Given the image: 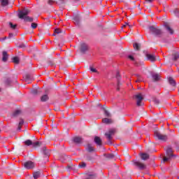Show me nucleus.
I'll return each instance as SVG.
<instances>
[{
	"label": "nucleus",
	"mask_w": 179,
	"mask_h": 179,
	"mask_svg": "<svg viewBox=\"0 0 179 179\" xmlns=\"http://www.w3.org/2000/svg\"><path fill=\"white\" fill-rule=\"evenodd\" d=\"M30 13V10L28 8H24L18 12L17 16L19 19L24 20V22H33L34 19L31 17L29 16Z\"/></svg>",
	"instance_id": "1"
},
{
	"label": "nucleus",
	"mask_w": 179,
	"mask_h": 179,
	"mask_svg": "<svg viewBox=\"0 0 179 179\" xmlns=\"http://www.w3.org/2000/svg\"><path fill=\"white\" fill-rule=\"evenodd\" d=\"M149 30L151 34L156 36V37H162L163 35V31H162L159 27H155V26L149 27Z\"/></svg>",
	"instance_id": "2"
},
{
	"label": "nucleus",
	"mask_w": 179,
	"mask_h": 179,
	"mask_svg": "<svg viewBox=\"0 0 179 179\" xmlns=\"http://www.w3.org/2000/svg\"><path fill=\"white\" fill-rule=\"evenodd\" d=\"M26 170H33L36 167V164L31 161H27L22 164Z\"/></svg>",
	"instance_id": "3"
},
{
	"label": "nucleus",
	"mask_w": 179,
	"mask_h": 179,
	"mask_svg": "<svg viewBox=\"0 0 179 179\" xmlns=\"http://www.w3.org/2000/svg\"><path fill=\"white\" fill-rule=\"evenodd\" d=\"M134 97L137 100L136 106H138V107L143 106V103H142V101L143 100V95H142V94H137L134 95Z\"/></svg>",
	"instance_id": "4"
},
{
	"label": "nucleus",
	"mask_w": 179,
	"mask_h": 179,
	"mask_svg": "<svg viewBox=\"0 0 179 179\" xmlns=\"http://www.w3.org/2000/svg\"><path fill=\"white\" fill-rule=\"evenodd\" d=\"M133 163L139 170H145V169H146V164L139 161H133Z\"/></svg>",
	"instance_id": "5"
},
{
	"label": "nucleus",
	"mask_w": 179,
	"mask_h": 179,
	"mask_svg": "<svg viewBox=\"0 0 179 179\" xmlns=\"http://www.w3.org/2000/svg\"><path fill=\"white\" fill-rule=\"evenodd\" d=\"M155 136H156L159 141H166L167 139V135L163 134L159 131L155 132Z\"/></svg>",
	"instance_id": "6"
},
{
	"label": "nucleus",
	"mask_w": 179,
	"mask_h": 179,
	"mask_svg": "<svg viewBox=\"0 0 179 179\" xmlns=\"http://www.w3.org/2000/svg\"><path fill=\"white\" fill-rule=\"evenodd\" d=\"M114 134H115V129H110L108 132L105 133V136H106L107 139H108V141H111Z\"/></svg>",
	"instance_id": "7"
},
{
	"label": "nucleus",
	"mask_w": 179,
	"mask_h": 179,
	"mask_svg": "<svg viewBox=\"0 0 179 179\" xmlns=\"http://www.w3.org/2000/svg\"><path fill=\"white\" fill-rule=\"evenodd\" d=\"M87 50H89V45H87V44L82 43L80 45V51L83 54H85Z\"/></svg>",
	"instance_id": "8"
},
{
	"label": "nucleus",
	"mask_w": 179,
	"mask_h": 179,
	"mask_svg": "<svg viewBox=\"0 0 179 179\" xmlns=\"http://www.w3.org/2000/svg\"><path fill=\"white\" fill-rule=\"evenodd\" d=\"M146 57H147V59L148 61H150L151 62H156V56H155V55L147 54Z\"/></svg>",
	"instance_id": "9"
},
{
	"label": "nucleus",
	"mask_w": 179,
	"mask_h": 179,
	"mask_svg": "<svg viewBox=\"0 0 179 179\" xmlns=\"http://www.w3.org/2000/svg\"><path fill=\"white\" fill-rule=\"evenodd\" d=\"M166 156L169 157H173V156H174V155H173V149H171V148L170 147L166 148Z\"/></svg>",
	"instance_id": "10"
},
{
	"label": "nucleus",
	"mask_w": 179,
	"mask_h": 179,
	"mask_svg": "<svg viewBox=\"0 0 179 179\" xmlns=\"http://www.w3.org/2000/svg\"><path fill=\"white\" fill-rule=\"evenodd\" d=\"M8 58H9V55H8V52L3 51V52H2V61H3V62H6V61H8Z\"/></svg>",
	"instance_id": "11"
},
{
	"label": "nucleus",
	"mask_w": 179,
	"mask_h": 179,
	"mask_svg": "<svg viewBox=\"0 0 179 179\" xmlns=\"http://www.w3.org/2000/svg\"><path fill=\"white\" fill-rule=\"evenodd\" d=\"M169 85H171V86H172V87H173V89L176 87V86H177V84L176 83V80H174V78H173L172 77L169 78Z\"/></svg>",
	"instance_id": "12"
},
{
	"label": "nucleus",
	"mask_w": 179,
	"mask_h": 179,
	"mask_svg": "<svg viewBox=\"0 0 179 179\" xmlns=\"http://www.w3.org/2000/svg\"><path fill=\"white\" fill-rule=\"evenodd\" d=\"M102 122L103 124H106V125H110V124H113L114 121H113V119L105 117L102 120Z\"/></svg>",
	"instance_id": "13"
},
{
	"label": "nucleus",
	"mask_w": 179,
	"mask_h": 179,
	"mask_svg": "<svg viewBox=\"0 0 179 179\" xmlns=\"http://www.w3.org/2000/svg\"><path fill=\"white\" fill-rule=\"evenodd\" d=\"M116 78L117 79V90H120V86H121V85H122L121 83V81H120V80L121 79V76H120V73H117L116 74Z\"/></svg>",
	"instance_id": "14"
},
{
	"label": "nucleus",
	"mask_w": 179,
	"mask_h": 179,
	"mask_svg": "<svg viewBox=\"0 0 179 179\" xmlns=\"http://www.w3.org/2000/svg\"><path fill=\"white\" fill-rule=\"evenodd\" d=\"M94 141L95 143H96V145H99V146H101L102 142H101V138H100V137L95 136Z\"/></svg>",
	"instance_id": "15"
},
{
	"label": "nucleus",
	"mask_w": 179,
	"mask_h": 179,
	"mask_svg": "<svg viewBox=\"0 0 179 179\" xmlns=\"http://www.w3.org/2000/svg\"><path fill=\"white\" fill-rule=\"evenodd\" d=\"M25 81L27 82V83H30L29 80H33V78L30 74H26L24 76Z\"/></svg>",
	"instance_id": "16"
},
{
	"label": "nucleus",
	"mask_w": 179,
	"mask_h": 179,
	"mask_svg": "<svg viewBox=\"0 0 179 179\" xmlns=\"http://www.w3.org/2000/svg\"><path fill=\"white\" fill-rule=\"evenodd\" d=\"M165 28L169 34H174V30L169 25H165Z\"/></svg>",
	"instance_id": "17"
},
{
	"label": "nucleus",
	"mask_w": 179,
	"mask_h": 179,
	"mask_svg": "<svg viewBox=\"0 0 179 179\" xmlns=\"http://www.w3.org/2000/svg\"><path fill=\"white\" fill-rule=\"evenodd\" d=\"M133 47L136 51H139L141 50V43H134Z\"/></svg>",
	"instance_id": "18"
},
{
	"label": "nucleus",
	"mask_w": 179,
	"mask_h": 179,
	"mask_svg": "<svg viewBox=\"0 0 179 179\" xmlns=\"http://www.w3.org/2000/svg\"><path fill=\"white\" fill-rule=\"evenodd\" d=\"M141 157L142 160H148L150 157V155L149 154H147V153H142L141 155Z\"/></svg>",
	"instance_id": "19"
},
{
	"label": "nucleus",
	"mask_w": 179,
	"mask_h": 179,
	"mask_svg": "<svg viewBox=\"0 0 179 179\" xmlns=\"http://www.w3.org/2000/svg\"><path fill=\"white\" fill-rule=\"evenodd\" d=\"M152 79L154 82H159V80H160V75L159 74L152 75Z\"/></svg>",
	"instance_id": "20"
},
{
	"label": "nucleus",
	"mask_w": 179,
	"mask_h": 179,
	"mask_svg": "<svg viewBox=\"0 0 179 179\" xmlns=\"http://www.w3.org/2000/svg\"><path fill=\"white\" fill-rule=\"evenodd\" d=\"M9 5V0H1V6L4 7V6H8Z\"/></svg>",
	"instance_id": "21"
},
{
	"label": "nucleus",
	"mask_w": 179,
	"mask_h": 179,
	"mask_svg": "<svg viewBox=\"0 0 179 179\" xmlns=\"http://www.w3.org/2000/svg\"><path fill=\"white\" fill-rule=\"evenodd\" d=\"M43 153L45 156H50V150H47L46 147L43 148Z\"/></svg>",
	"instance_id": "22"
},
{
	"label": "nucleus",
	"mask_w": 179,
	"mask_h": 179,
	"mask_svg": "<svg viewBox=\"0 0 179 179\" xmlns=\"http://www.w3.org/2000/svg\"><path fill=\"white\" fill-rule=\"evenodd\" d=\"M40 176H41V173H40V171H36L33 173L34 179L40 178Z\"/></svg>",
	"instance_id": "23"
},
{
	"label": "nucleus",
	"mask_w": 179,
	"mask_h": 179,
	"mask_svg": "<svg viewBox=\"0 0 179 179\" xmlns=\"http://www.w3.org/2000/svg\"><path fill=\"white\" fill-rule=\"evenodd\" d=\"M22 114V111L20 110H17L13 113V117H19Z\"/></svg>",
	"instance_id": "24"
},
{
	"label": "nucleus",
	"mask_w": 179,
	"mask_h": 179,
	"mask_svg": "<svg viewBox=\"0 0 179 179\" xmlns=\"http://www.w3.org/2000/svg\"><path fill=\"white\" fill-rule=\"evenodd\" d=\"M73 142L75 143H82V138H80V137H75L73 138Z\"/></svg>",
	"instance_id": "25"
},
{
	"label": "nucleus",
	"mask_w": 179,
	"mask_h": 179,
	"mask_svg": "<svg viewBox=\"0 0 179 179\" xmlns=\"http://www.w3.org/2000/svg\"><path fill=\"white\" fill-rule=\"evenodd\" d=\"M86 150H87V152H92L94 151V148H93V146H92V145L88 144Z\"/></svg>",
	"instance_id": "26"
},
{
	"label": "nucleus",
	"mask_w": 179,
	"mask_h": 179,
	"mask_svg": "<svg viewBox=\"0 0 179 179\" xmlns=\"http://www.w3.org/2000/svg\"><path fill=\"white\" fill-rule=\"evenodd\" d=\"M13 62H14V64H19V62H20V58H19V57H13Z\"/></svg>",
	"instance_id": "27"
},
{
	"label": "nucleus",
	"mask_w": 179,
	"mask_h": 179,
	"mask_svg": "<svg viewBox=\"0 0 179 179\" xmlns=\"http://www.w3.org/2000/svg\"><path fill=\"white\" fill-rule=\"evenodd\" d=\"M48 99H49L48 95L45 94L41 97V101H43V102L48 101Z\"/></svg>",
	"instance_id": "28"
},
{
	"label": "nucleus",
	"mask_w": 179,
	"mask_h": 179,
	"mask_svg": "<svg viewBox=\"0 0 179 179\" xmlns=\"http://www.w3.org/2000/svg\"><path fill=\"white\" fill-rule=\"evenodd\" d=\"M24 145H26V146H33V141H31V140H27L24 142Z\"/></svg>",
	"instance_id": "29"
},
{
	"label": "nucleus",
	"mask_w": 179,
	"mask_h": 179,
	"mask_svg": "<svg viewBox=\"0 0 179 179\" xmlns=\"http://www.w3.org/2000/svg\"><path fill=\"white\" fill-rule=\"evenodd\" d=\"M40 93H41V90H33L31 91V94H34V96L40 94Z\"/></svg>",
	"instance_id": "30"
},
{
	"label": "nucleus",
	"mask_w": 179,
	"mask_h": 179,
	"mask_svg": "<svg viewBox=\"0 0 179 179\" xmlns=\"http://www.w3.org/2000/svg\"><path fill=\"white\" fill-rule=\"evenodd\" d=\"M179 58V55L178 53H174L173 55H172V60L173 61H177V59Z\"/></svg>",
	"instance_id": "31"
},
{
	"label": "nucleus",
	"mask_w": 179,
	"mask_h": 179,
	"mask_svg": "<svg viewBox=\"0 0 179 179\" xmlns=\"http://www.w3.org/2000/svg\"><path fill=\"white\" fill-rule=\"evenodd\" d=\"M90 71L92 73H97V69L94 68L92 66H90Z\"/></svg>",
	"instance_id": "32"
},
{
	"label": "nucleus",
	"mask_w": 179,
	"mask_h": 179,
	"mask_svg": "<svg viewBox=\"0 0 179 179\" xmlns=\"http://www.w3.org/2000/svg\"><path fill=\"white\" fill-rule=\"evenodd\" d=\"M8 25L10 26V29H12L13 30H15L16 27H17V24H13V23L12 22H9Z\"/></svg>",
	"instance_id": "33"
},
{
	"label": "nucleus",
	"mask_w": 179,
	"mask_h": 179,
	"mask_svg": "<svg viewBox=\"0 0 179 179\" xmlns=\"http://www.w3.org/2000/svg\"><path fill=\"white\" fill-rule=\"evenodd\" d=\"M32 146H34V148H38L39 146H41V142L37 141V142L33 143Z\"/></svg>",
	"instance_id": "34"
},
{
	"label": "nucleus",
	"mask_w": 179,
	"mask_h": 179,
	"mask_svg": "<svg viewBox=\"0 0 179 179\" xmlns=\"http://www.w3.org/2000/svg\"><path fill=\"white\" fill-rule=\"evenodd\" d=\"M105 157H106V159H114V155L113 154H108V155H106Z\"/></svg>",
	"instance_id": "35"
},
{
	"label": "nucleus",
	"mask_w": 179,
	"mask_h": 179,
	"mask_svg": "<svg viewBox=\"0 0 179 179\" xmlns=\"http://www.w3.org/2000/svg\"><path fill=\"white\" fill-rule=\"evenodd\" d=\"M171 159V157H169L166 155V157H164L163 162L164 163H166V162H169Z\"/></svg>",
	"instance_id": "36"
},
{
	"label": "nucleus",
	"mask_w": 179,
	"mask_h": 179,
	"mask_svg": "<svg viewBox=\"0 0 179 179\" xmlns=\"http://www.w3.org/2000/svg\"><path fill=\"white\" fill-rule=\"evenodd\" d=\"M104 114L106 115V117H111V113L108 112V110H104Z\"/></svg>",
	"instance_id": "37"
},
{
	"label": "nucleus",
	"mask_w": 179,
	"mask_h": 179,
	"mask_svg": "<svg viewBox=\"0 0 179 179\" xmlns=\"http://www.w3.org/2000/svg\"><path fill=\"white\" fill-rule=\"evenodd\" d=\"M55 34H59L62 33V31L60 29L57 28L56 29H55Z\"/></svg>",
	"instance_id": "38"
},
{
	"label": "nucleus",
	"mask_w": 179,
	"mask_h": 179,
	"mask_svg": "<svg viewBox=\"0 0 179 179\" xmlns=\"http://www.w3.org/2000/svg\"><path fill=\"white\" fill-rule=\"evenodd\" d=\"M153 103H154V104H155L156 106H159V104H160V101H159V99H155L153 100Z\"/></svg>",
	"instance_id": "39"
},
{
	"label": "nucleus",
	"mask_w": 179,
	"mask_h": 179,
	"mask_svg": "<svg viewBox=\"0 0 179 179\" xmlns=\"http://www.w3.org/2000/svg\"><path fill=\"white\" fill-rule=\"evenodd\" d=\"M173 13L178 16L179 17V10L178 8H176L175 10H173Z\"/></svg>",
	"instance_id": "40"
},
{
	"label": "nucleus",
	"mask_w": 179,
	"mask_h": 179,
	"mask_svg": "<svg viewBox=\"0 0 179 179\" xmlns=\"http://www.w3.org/2000/svg\"><path fill=\"white\" fill-rule=\"evenodd\" d=\"M31 29H36L37 28V24L34 23V22H32L31 24Z\"/></svg>",
	"instance_id": "41"
},
{
	"label": "nucleus",
	"mask_w": 179,
	"mask_h": 179,
	"mask_svg": "<svg viewBox=\"0 0 179 179\" xmlns=\"http://www.w3.org/2000/svg\"><path fill=\"white\" fill-rule=\"evenodd\" d=\"M89 177H90L89 179H93V178H96L97 176L96 174H94V175H90Z\"/></svg>",
	"instance_id": "42"
},
{
	"label": "nucleus",
	"mask_w": 179,
	"mask_h": 179,
	"mask_svg": "<svg viewBox=\"0 0 179 179\" xmlns=\"http://www.w3.org/2000/svg\"><path fill=\"white\" fill-rule=\"evenodd\" d=\"M129 59H131V61H135V58L132 55L128 56Z\"/></svg>",
	"instance_id": "43"
},
{
	"label": "nucleus",
	"mask_w": 179,
	"mask_h": 179,
	"mask_svg": "<svg viewBox=\"0 0 179 179\" xmlns=\"http://www.w3.org/2000/svg\"><path fill=\"white\" fill-rule=\"evenodd\" d=\"M19 48H26V45L24 43H22L21 45H20Z\"/></svg>",
	"instance_id": "44"
},
{
	"label": "nucleus",
	"mask_w": 179,
	"mask_h": 179,
	"mask_svg": "<svg viewBox=\"0 0 179 179\" xmlns=\"http://www.w3.org/2000/svg\"><path fill=\"white\" fill-rule=\"evenodd\" d=\"M74 22H77V23H79V18L78 17H76L73 18Z\"/></svg>",
	"instance_id": "45"
},
{
	"label": "nucleus",
	"mask_w": 179,
	"mask_h": 179,
	"mask_svg": "<svg viewBox=\"0 0 179 179\" xmlns=\"http://www.w3.org/2000/svg\"><path fill=\"white\" fill-rule=\"evenodd\" d=\"M48 3L49 5H52V4L54 3V1H52V0H49V1H48Z\"/></svg>",
	"instance_id": "46"
},
{
	"label": "nucleus",
	"mask_w": 179,
	"mask_h": 179,
	"mask_svg": "<svg viewBox=\"0 0 179 179\" xmlns=\"http://www.w3.org/2000/svg\"><path fill=\"white\" fill-rule=\"evenodd\" d=\"M136 82H142V78H141V76H138V79L136 80Z\"/></svg>",
	"instance_id": "47"
},
{
	"label": "nucleus",
	"mask_w": 179,
	"mask_h": 179,
	"mask_svg": "<svg viewBox=\"0 0 179 179\" xmlns=\"http://www.w3.org/2000/svg\"><path fill=\"white\" fill-rule=\"evenodd\" d=\"M24 122V121H23V120H21L20 121V122H19V124H18V125H20V126H21V127H22V125H23Z\"/></svg>",
	"instance_id": "48"
},
{
	"label": "nucleus",
	"mask_w": 179,
	"mask_h": 179,
	"mask_svg": "<svg viewBox=\"0 0 179 179\" xmlns=\"http://www.w3.org/2000/svg\"><path fill=\"white\" fill-rule=\"evenodd\" d=\"M48 65H50L51 66H54V62L49 61L48 62Z\"/></svg>",
	"instance_id": "49"
},
{
	"label": "nucleus",
	"mask_w": 179,
	"mask_h": 179,
	"mask_svg": "<svg viewBox=\"0 0 179 179\" xmlns=\"http://www.w3.org/2000/svg\"><path fill=\"white\" fill-rule=\"evenodd\" d=\"M8 38L6 36H4L3 38H0V41H5Z\"/></svg>",
	"instance_id": "50"
},
{
	"label": "nucleus",
	"mask_w": 179,
	"mask_h": 179,
	"mask_svg": "<svg viewBox=\"0 0 179 179\" xmlns=\"http://www.w3.org/2000/svg\"><path fill=\"white\" fill-rule=\"evenodd\" d=\"M13 37V34H9L8 38H12Z\"/></svg>",
	"instance_id": "51"
},
{
	"label": "nucleus",
	"mask_w": 179,
	"mask_h": 179,
	"mask_svg": "<svg viewBox=\"0 0 179 179\" xmlns=\"http://www.w3.org/2000/svg\"><path fill=\"white\" fill-rule=\"evenodd\" d=\"M128 22H125L124 24L122 27V28L123 27H127V26H128Z\"/></svg>",
	"instance_id": "52"
},
{
	"label": "nucleus",
	"mask_w": 179,
	"mask_h": 179,
	"mask_svg": "<svg viewBox=\"0 0 179 179\" xmlns=\"http://www.w3.org/2000/svg\"><path fill=\"white\" fill-rule=\"evenodd\" d=\"M80 167H86V164L85 162H83L82 164V165L80 166Z\"/></svg>",
	"instance_id": "53"
},
{
	"label": "nucleus",
	"mask_w": 179,
	"mask_h": 179,
	"mask_svg": "<svg viewBox=\"0 0 179 179\" xmlns=\"http://www.w3.org/2000/svg\"><path fill=\"white\" fill-rule=\"evenodd\" d=\"M145 2H148L149 3L153 2V0H145Z\"/></svg>",
	"instance_id": "54"
},
{
	"label": "nucleus",
	"mask_w": 179,
	"mask_h": 179,
	"mask_svg": "<svg viewBox=\"0 0 179 179\" xmlns=\"http://www.w3.org/2000/svg\"><path fill=\"white\" fill-rule=\"evenodd\" d=\"M17 129H18V131H20V129H22V126L18 124Z\"/></svg>",
	"instance_id": "55"
},
{
	"label": "nucleus",
	"mask_w": 179,
	"mask_h": 179,
	"mask_svg": "<svg viewBox=\"0 0 179 179\" xmlns=\"http://www.w3.org/2000/svg\"><path fill=\"white\" fill-rule=\"evenodd\" d=\"M87 160H92V159L90 158V157H87Z\"/></svg>",
	"instance_id": "56"
},
{
	"label": "nucleus",
	"mask_w": 179,
	"mask_h": 179,
	"mask_svg": "<svg viewBox=\"0 0 179 179\" xmlns=\"http://www.w3.org/2000/svg\"><path fill=\"white\" fill-rule=\"evenodd\" d=\"M74 1H77V2L79 1V0H74Z\"/></svg>",
	"instance_id": "57"
},
{
	"label": "nucleus",
	"mask_w": 179,
	"mask_h": 179,
	"mask_svg": "<svg viewBox=\"0 0 179 179\" xmlns=\"http://www.w3.org/2000/svg\"><path fill=\"white\" fill-rule=\"evenodd\" d=\"M53 36H55V34H54Z\"/></svg>",
	"instance_id": "58"
},
{
	"label": "nucleus",
	"mask_w": 179,
	"mask_h": 179,
	"mask_svg": "<svg viewBox=\"0 0 179 179\" xmlns=\"http://www.w3.org/2000/svg\"><path fill=\"white\" fill-rule=\"evenodd\" d=\"M22 1H26V0H22Z\"/></svg>",
	"instance_id": "59"
}]
</instances>
